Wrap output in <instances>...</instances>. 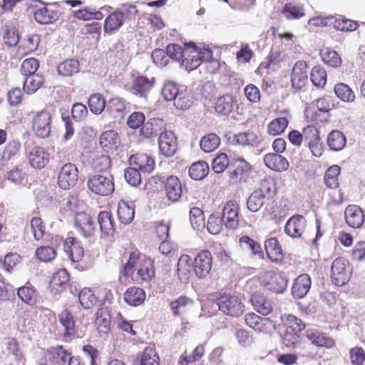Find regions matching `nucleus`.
<instances>
[{
  "label": "nucleus",
  "mask_w": 365,
  "mask_h": 365,
  "mask_svg": "<svg viewBox=\"0 0 365 365\" xmlns=\"http://www.w3.org/2000/svg\"><path fill=\"white\" fill-rule=\"evenodd\" d=\"M180 91H181V87L173 81H168L164 84L161 94L165 101H173Z\"/></svg>",
  "instance_id": "obj_56"
},
{
  "label": "nucleus",
  "mask_w": 365,
  "mask_h": 365,
  "mask_svg": "<svg viewBox=\"0 0 365 365\" xmlns=\"http://www.w3.org/2000/svg\"><path fill=\"white\" fill-rule=\"evenodd\" d=\"M145 292L140 287H130L124 293L125 302L131 306H138L141 304L145 301Z\"/></svg>",
  "instance_id": "obj_32"
},
{
  "label": "nucleus",
  "mask_w": 365,
  "mask_h": 365,
  "mask_svg": "<svg viewBox=\"0 0 365 365\" xmlns=\"http://www.w3.org/2000/svg\"><path fill=\"white\" fill-rule=\"evenodd\" d=\"M269 279L264 283V288L276 293H282L287 287L288 280L280 273L268 274Z\"/></svg>",
  "instance_id": "obj_24"
},
{
  "label": "nucleus",
  "mask_w": 365,
  "mask_h": 365,
  "mask_svg": "<svg viewBox=\"0 0 365 365\" xmlns=\"http://www.w3.org/2000/svg\"><path fill=\"white\" fill-rule=\"evenodd\" d=\"M234 139L242 145H255L259 142L257 133L250 130L235 135Z\"/></svg>",
  "instance_id": "obj_52"
},
{
  "label": "nucleus",
  "mask_w": 365,
  "mask_h": 365,
  "mask_svg": "<svg viewBox=\"0 0 365 365\" xmlns=\"http://www.w3.org/2000/svg\"><path fill=\"white\" fill-rule=\"evenodd\" d=\"M43 78L41 75H29L24 79V90L27 93H34L43 85Z\"/></svg>",
  "instance_id": "obj_47"
},
{
  "label": "nucleus",
  "mask_w": 365,
  "mask_h": 365,
  "mask_svg": "<svg viewBox=\"0 0 365 365\" xmlns=\"http://www.w3.org/2000/svg\"><path fill=\"white\" fill-rule=\"evenodd\" d=\"M220 144V138L215 133H209L203 136L200 145L205 153H211L215 150Z\"/></svg>",
  "instance_id": "obj_41"
},
{
  "label": "nucleus",
  "mask_w": 365,
  "mask_h": 365,
  "mask_svg": "<svg viewBox=\"0 0 365 365\" xmlns=\"http://www.w3.org/2000/svg\"><path fill=\"white\" fill-rule=\"evenodd\" d=\"M239 244L242 249L251 251L252 255H257L260 259L264 257L259 244L249 237L242 236L239 240Z\"/></svg>",
  "instance_id": "obj_44"
},
{
  "label": "nucleus",
  "mask_w": 365,
  "mask_h": 365,
  "mask_svg": "<svg viewBox=\"0 0 365 365\" xmlns=\"http://www.w3.org/2000/svg\"><path fill=\"white\" fill-rule=\"evenodd\" d=\"M69 281V275L65 269H61L54 273L51 280V289L56 292L63 290Z\"/></svg>",
  "instance_id": "obj_37"
},
{
  "label": "nucleus",
  "mask_w": 365,
  "mask_h": 365,
  "mask_svg": "<svg viewBox=\"0 0 365 365\" xmlns=\"http://www.w3.org/2000/svg\"><path fill=\"white\" fill-rule=\"evenodd\" d=\"M264 248L267 257L272 262H280L283 259L282 250L276 237H271L264 242Z\"/></svg>",
  "instance_id": "obj_30"
},
{
  "label": "nucleus",
  "mask_w": 365,
  "mask_h": 365,
  "mask_svg": "<svg viewBox=\"0 0 365 365\" xmlns=\"http://www.w3.org/2000/svg\"><path fill=\"white\" fill-rule=\"evenodd\" d=\"M237 107V102L232 96L227 94L217 98L215 104L217 113L222 115H228Z\"/></svg>",
  "instance_id": "obj_28"
},
{
  "label": "nucleus",
  "mask_w": 365,
  "mask_h": 365,
  "mask_svg": "<svg viewBox=\"0 0 365 365\" xmlns=\"http://www.w3.org/2000/svg\"><path fill=\"white\" fill-rule=\"evenodd\" d=\"M266 166L272 170L282 172L288 170L289 164L282 155L277 153H268L264 157Z\"/></svg>",
  "instance_id": "obj_27"
},
{
  "label": "nucleus",
  "mask_w": 365,
  "mask_h": 365,
  "mask_svg": "<svg viewBox=\"0 0 365 365\" xmlns=\"http://www.w3.org/2000/svg\"><path fill=\"white\" fill-rule=\"evenodd\" d=\"M192 47L191 51L188 48L185 49V58L182 61V66L187 71L196 69L200 66L201 61L200 60L199 54L197 53V48L193 43L186 44Z\"/></svg>",
  "instance_id": "obj_29"
},
{
  "label": "nucleus",
  "mask_w": 365,
  "mask_h": 365,
  "mask_svg": "<svg viewBox=\"0 0 365 365\" xmlns=\"http://www.w3.org/2000/svg\"><path fill=\"white\" fill-rule=\"evenodd\" d=\"M250 302L254 309L262 315H268L273 309L272 301L266 298L262 293H254L251 296Z\"/></svg>",
  "instance_id": "obj_21"
},
{
  "label": "nucleus",
  "mask_w": 365,
  "mask_h": 365,
  "mask_svg": "<svg viewBox=\"0 0 365 365\" xmlns=\"http://www.w3.org/2000/svg\"><path fill=\"white\" fill-rule=\"evenodd\" d=\"M160 357L153 347H146L140 354L138 365H159Z\"/></svg>",
  "instance_id": "obj_48"
},
{
  "label": "nucleus",
  "mask_w": 365,
  "mask_h": 365,
  "mask_svg": "<svg viewBox=\"0 0 365 365\" xmlns=\"http://www.w3.org/2000/svg\"><path fill=\"white\" fill-rule=\"evenodd\" d=\"M346 143L344 134L339 130L331 131L327 138V144L331 150L339 151L342 150Z\"/></svg>",
  "instance_id": "obj_38"
},
{
  "label": "nucleus",
  "mask_w": 365,
  "mask_h": 365,
  "mask_svg": "<svg viewBox=\"0 0 365 365\" xmlns=\"http://www.w3.org/2000/svg\"><path fill=\"white\" fill-rule=\"evenodd\" d=\"M88 103L91 111L95 114H100L105 108H106V101L103 96L99 93L91 95Z\"/></svg>",
  "instance_id": "obj_55"
},
{
  "label": "nucleus",
  "mask_w": 365,
  "mask_h": 365,
  "mask_svg": "<svg viewBox=\"0 0 365 365\" xmlns=\"http://www.w3.org/2000/svg\"><path fill=\"white\" fill-rule=\"evenodd\" d=\"M118 143L119 138L114 130L103 132L100 137V144L105 149H112L113 147H117Z\"/></svg>",
  "instance_id": "obj_49"
},
{
  "label": "nucleus",
  "mask_w": 365,
  "mask_h": 365,
  "mask_svg": "<svg viewBox=\"0 0 365 365\" xmlns=\"http://www.w3.org/2000/svg\"><path fill=\"white\" fill-rule=\"evenodd\" d=\"M100 230L104 236L112 237L115 232V222L109 212L101 211L98 215Z\"/></svg>",
  "instance_id": "obj_20"
},
{
  "label": "nucleus",
  "mask_w": 365,
  "mask_h": 365,
  "mask_svg": "<svg viewBox=\"0 0 365 365\" xmlns=\"http://www.w3.org/2000/svg\"><path fill=\"white\" fill-rule=\"evenodd\" d=\"M51 116L49 112L41 110L33 118L32 129L39 138H47L51 132Z\"/></svg>",
  "instance_id": "obj_7"
},
{
  "label": "nucleus",
  "mask_w": 365,
  "mask_h": 365,
  "mask_svg": "<svg viewBox=\"0 0 365 365\" xmlns=\"http://www.w3.org/2000/svg\"><path fill=\"white\" fill-rule=\"evenodd\" d=\"M186 190L185 185H182L180 179L176 176H169L164 182L165 195L168 200L172 202L180 201L184 192Z\"/></svg>",
  "instance_id": "obj_8"
},
{
  "label": "nucleus",
  "mask_w": 365,
  "mask_h": 365,
  "mask_svg": "<svg viewBox=\"0 0 365 365\" xmlns=\"http://www.w3.org/2000/svg\"><path fill=\"white\" fill-rule=\"evenodd\" d=\"M321 56L324 63L331 67H338L341 63V60L339 54L329 48H325L321 51Z\"/></svg>",
  "instance_id": "obj_54"
},
{
  "label": "nucleus",
  "mask_w": 365,
  "mask_h": 365,
  "mask_svg": "<svg viewBox=\"0 0 365 365\" xmlns=\"http://www.w3.org/2000/svg\"><path fill=\"white\" fill-rule=\"evenodd\" d=\"M143 255L137 252H131L126 263L123 265V269L120 272L125 277H130L133 280L135 279V273L138 272V267L141 264V257Z\"/></svg>",
  "instance_id": "obj_26"
},
{
  "label": "nucleus",
  "mask_w": 365,
  "mask_h": 365,
  "mask_svg": "<svg viewBox=\"0 0 365 365\" xmlns=\"http://www.w3.org/2000/svg\"><path fill=\"white\" fill-rule=\"evenodd\" d=\"M336 96L343 102L352 103L355 100V94L351 88L344 83H339L334 88Z\"/></svg>",
  "instance_id": "obj_45"
},
{
  "label": "nucleus",
  "mask_w": 365,
  "mask_h": 365,
  "mask_svg": "<svg viewBox=\"0 0 365 365\" xmlns=\"http://www.w3.org/2000/svg\"><path fill=\"white\" fill-rule=\"evenodd\" d=\"M307 220L301 215L292 216L284 227L285 233L292 238L302 237L305 231Z\"/></svg>",
  "instance_id": "obj_12"
},
{
  "label": "nucleus",
  "mask_w": 365,
  "mask_h": 365,
  "mask_svg": "<svg viewBox=\"0 0 365 365\" xmlns=\"http://www.w3.org/2000/svg\"><path fill=\"white\" fill-rule=\"evenodd\" d=\"M124 20L120 12L115 11L110 13L105 19L103 29L106 33L113 34L123 26Z\"/></svg>",
  "instance_id": "obj_31"
},
{
  "label": "nucleus",
  "mask_w": 365,
  "mask_h": 365,
  "mask_svg": "<svg viewBox=\"0 0 365 365\" xmlns=\"http://www.w3.org/2000/svg\"><path fill=\"white\" fill-rule=\"evenodd\" d=\"M190 220L192 227L200 230L205 227V218L202 211L199 207H192L190 210Z\"/></svg>",
  "instance_id": "obj_62"
},
{
  "label": "nucleus",
  "mask_w": 365,
  "mask_h": 365,
  "mask_svg": "<svg viewBox=\"0 0 365 365\" xmlns=\"http://www.w3.org/2000/svg\"><path fill=\"white\" fill-rule=\"evenodd\" d=\"M303 140L309 147L312 155L320 157L323 153V147L320 143L319 132L313 125H307L302 130Z\"/></svg>",
  "instance_id": "obj_6"
},
{
  "label": "nucleus",
  "mask_w": 365,
  "mask_h": 365,
  "mask_svg": "<svg viewBox=\"0 0 365 365\" xmlns=\"http://www.w3.org/2000/svg\"><path fill=\"white\" fill-rule=\"evenodd\" d=\"M209 173V165L206 162L199 161L193 163L189 170L191 178L200 180L205 178Z\"/></svg>",
  "instance_id": "obj_46"
},
{
  "label": "nucleus",
  "mask_w": 365,
  "mask_h": 365,
  "mask_svg": "<svg viewBox=\"0 0 365 365\" xmlns=\"http://www.w3.org/2000/svg\"><path fill=\"white\" fill-rule=\"evenodd\" d=\"M311 287V277L307 274L299 275L295 280L292 288L294 297L301 299L309 291Z\"/></svg>",
  "instance_id": "obj_25"
},
{
  "label": "nucleus",
  "mask_w": 365,
  "mask_h": 365,
  "mask_svg": "<svg viewBox=\"0 0 365 365\" xmlns=\"http://www.w3.org/2000/svg\"><path fill=\"white\" fill-rule=\"evenodd\" d=\"M310 79L316 87L323 88L327 83V72L319 66H314L311 71Z\"/></svg>",
  "instance_id": "obj_53"
},
{
  "label": "nucleus",
  "mask_w": 365,
  "mask_h": 365,
  "mask_svg": "<svg viewBox=\"0 0 365 365\" xmlns=\"http://www.w3.org/2000/svg\"><path fill=\"white\" fill-rule=\"evenodd\" d=\"M111 160L108 155L101 154L96 155L92 160L91 166L98 172L107 170L110 166Z\"/></svg>",
  "instance_id": "obj_60"
},
{
  "label": "nucleus",
  "mask_w": 365,
  "mask_h": 365,
  "mask_svg": "<svg viewBox=\"0 0 365 365\" xmlns=\"http://www.w3.org/2000/svg\"><path fill=\"white\" fill-rule=\"evenodd\" d=\"M160 153L166 158L173 156L178 149V140L175 133L166 130L158 137Z\"/></svg>",
  "instance_id": "obj_9"
},
{
  "label": "nucleus",
  "mask_w": 365,
  "mask_h": 365,
  "mask_svg": "<svg viewBox=\"0 0 365 365\" xmlns=\"http://www.w3.org/2000/svg\"><path fill=\"white\" fill-rule=\"evenodd\" d=\"M307 64L303 61H299L295 64L292 73V83L295 88L304 87L307 81Z\"/></svg>",
  "instance_id": "obj_22"
},
{
  "label": "nucleus",
  "mask_w": 365,
  "mask_h": 365,
  "mask_svg": "<svg viewBox=\"0 0 365 365\" xmlns=\"http://www.w3.org/2000/svg\"><path fill=\"white\" fill-rule=\"evenodd\" d=\"M217 304L221 312L232 317H239L245 312V307L241 299L235 295H221L217 299Z\"/></svg>",
  "instance_id": "obj_1"
},
{
  "label": "nucleus",
  "mask_w": 365,
  "mask_h": 365,
  "mask_svg": "<svg viewBox=\"0 0 365 365\" xmlns=\"http://www.w3.org/2000/svg\"><path fill=\"white\" fill-rule=\"evenodd\" d=\"M234 166L235 168L233 171L230 172V178L236 180H241L243 175L247 173L251 169L250 164L242 158L235 160Z\"/></svg>",
  "instance_id": "obj_51"
},
{
  "label": "nucleus",
  "mask_w": 365,
  "mask_h": 365,
  "mask_svg": "<svg viewBox=\"0 0 365 365\" xmlns=\"http://www.w3.org/2000/svg\"><path fill=\"white\" fill-rule=\"evenodd\" d=\"M59 321L65 329V332L68 335H71L74 332L75 322L71 313L68 309H64L58 316Z\"/></svg>",
  "instance_id": "obj_59"
},
{
  "label": "nucleus",
  "mask_w": 365,
  "mask_h": 365,
  "mask_svg": "<svg viewBox=\"0 0 365 365\" xmlns=\"http://www.w3.org/2000/svg\"><path fill=\"white\" fill-rule=\"evenodd\" d=\"M193 300L186 296H180L170 303V310L174 316H179L184 313L186 307L192 305Z\"/></svg>",
  "instance_id": "obj_42"
},
{
  "label": "nucleus",
  "mask_w": 365,
  "mask_h": 365,
  "mask_svg": "<svg viewBox=\"0 0 365 365\" xmlns=\"http://www.w3.org/2000/svg\"><path fill=\"white\" fill-rule=\"evenodd\" d=\"M194 272L199 279L206 278L212 267V256L210 251L202 250L199 252L193 262Z\"/></svg>",
  "instance_id": "obj_5"
},
{
  "label": "nucleus",
  "mask_w": 365,
  "mask_h": 365,
  "mask_svg": "<svg viewBox=\"0 0 365 365\" xmlns=\"http://www.w3.org/2000/svg\"><path fill=\"white\" fill-rule=\"evenodd\" d=\"M87 185L92 192L101 196H107L114 191L113 180L101 174H95L89 177Z\"/></svg>",
  "instance_id": "obj_2"
},
{
  "label": "nucleus",
  "mask_w": 365,
  "mask_h": 365,
  "mask_svg": "<svg viewBox=\"0 0 365 365\" xmlns=\"http://www.w3.org/2000/svg\"><path fill=\"white\" fill-rule=\"evenodd\" d=\"M222 220L227 228L236 229L239 225L238 205L235 200H230L222 210Z\"/></svg>",
  "instance_id": "obj_13"
},
{
  "label": "nucleus",
  "mask_w": 365,
  "mask_h": 365,
  "mask_svg": "<svg viewBox=\"0 0 365 365\" xmlns=\"http://www.w3.org/2000/svg\"><path fill=\"white\" fill-rule=\"evenodd\" d=\"M307 337L312 344L317 346L332 347L334 345V341L327 336L324 333L317 330H308Z\"/></svg>",
  "instance_id": "obj_34"
},
{
  "label": "nucleus",
  "mask_w": 365,
  "mask_h": 365,
  "mask_svg": "<svg viewBox=\"0 0 365 365\" xmlns=\"http://www.w3.org/2000/svg\"><path fill=\"white\" fill-rule=\"evenodd\" d=\"M78 170L76 165L67 163L59 170L58 175V185L63 190L73 187L77 182Z\"/></svg>",
  "instance_id": "obj_4"
},
{
  "label": "nucleus",
  "mask_w": 365,
  "mask_h": 365,
  "mask_svg": "<svg viewBox=\"0 0 365 365\" xmlns=\"http://www.w3.org/2000/svg\"><path fill=\"white\" fill-rule=\"evenodd\" d=\"M346 224L352 228H359L364 222V214L362 209L356 205H349L344 211Z\"/></svg>",
  "instance_id": "obj_16"
},
{
  "label": "nucleus",
  "mask_w": 365,
  "mask_h": 365,
  "mask_svg": "<svg viewBox=\"0 0 365 365\" xmlns=\"http://www.w3.org/2000/svg\"><path fill=\"white\" fill-rule=\"evenodd\" d=\"M341 168L337 165L330 166L326 171L324 180L327 187L336 189L339 187V175Z\"/></svg>",
  "instance_id": "obj_40"
},
{
  "label": "nucleus",
  "mask_w": 365,
  "mask_h": 365,
  "mask_svg": "<svg viewBox=\"0 0 365 365\" xmlns=\"http://www.w3.org/2000/svg\"><path fill=\"white\" fill-rule=\"evenodd\" d=\"M118 216L123 224H129L134 217V209L125 202L120 203L118 208Z\"/></svg>",
  "instance_id": "obj_57"
},
{
  "label": "nucleus",
  "mask_w": 365,
  "mask_h": 365,
  "mask_svg": "<svg viewBox=\"0 0 365 365\" xmlns=\"http://www.w3.org/2000/svg\"><path fill=\"white\" fill-rule=\"evenodd\" d=\"M268 201L262 194L256 190L250 195L247 201V208L252 212H257Z\"/></svg>",
  "instance_id": "obj_50"
},
{
  "label": "nucleus",
  "mask_w": 365,
  "mask_h": 365,
  "mask_svg": "<svg viewBox=\"0 0 365 365\" xmlns=\"http://www.w3.org/2000/svg\"><path fill=\"white\" fill-rule=\"evenodd\" d=\"M64 250L73 262H79L84 255L81 242L75 237H67L64 242Z\"/></svg>",
  "instance_id": "obj_18"
},
{
  "label": "nucleus",
  "mask_w": 365,
  "mask_h": 365,
  "mask_svg": "<svg viewBox=\"0 0 365 365\" xmlns=\"http://www.w3.org/2000/svg\"><path fill=\"white\" fill-rule=\"evenodd\" d=\"M130 163L135 165V168L140 171L145 173H151L155 168L154 160L145 153L132 155L130 158Z\"/></svg>",
  "instance_id": "obj_23"
},
{
  "label": "nucleus",
  "mask_w": 365,
  "mask_h": 365,
  "mask_svg": "<svg viewBox=\"0 0 365 365\" xmlns=\"http://www.w3.org/2000/svg\"><path fill=\"white\" fill-rule=\"evenodd\" d=\"M29 164L34 168H43L50 160V154L43 147L35 146L28 155Z\"/></svg>",
  "instance_id": "obj_15"
},
{
  "label": "nucleus",
  "mask_w": 365,
  "mask_h": 365,
  "mask_svg": "<svg viewBox=\"0 0 365 365\" xmlns=\"http://www.w3.org/2000/svg\"><path fill=\"white\" fill-rule=\"evenodd\" d=\"M154 78H148L145 76H138L133 83V91L135 94H140V96H145L154 86Z\"/></svg>",
  "instance_id": "obj_36"
},
{
  "label": "nucleus",
  "mask_w": 365,
  "mask_h": 365,
  "mask_svg": "<svg viewBox=\"0 0 365 365\" xmlns=\"http://www.w3.org/2000/svg\"><path fill=\"white\" fill-rule=\"evenodd\" d=\"M173 102L174 106L177 109H187L192 104V96L189 91L181 87V91H180Z\"/></svg>",
  "instance_id": "obj_43"
},
{
  "label": "nucleus",
  "mask_w": 365,
  "mask_h": 365,
  "mask_svg": "<svg viewBox=\"0 0 365 365\" xmlns=\"http://www.w3.org/2000/svg\"><path fill=\"white\" fill-rule=\"evenodd\" d=\"M154 262L145 255L141 257V264L135 273V281H150L155 277Z\"/></svg>",
  "instance_id": "obj_19"
},
{
  "label": "nucleus",
  "mask_w": 365,
  "mask_h": 365,
  "mask_svg": "<svg viewBox=\"0 0 365 365\" xmlns=\"http://www.w3.org/2000/svg\"><path fill=\"white\" fill-rule=\"evenodd\" d=\"M349 360L352 365H363L365 361V351L359 346L349 350Z\"/></svg>",
  "instance_id": "obj_64"
},
{
  "label": "nucleus",
  "mask_w": 365,
  "mask_h": 365,
  "mask_svg": "<svg viewBox=\"0 0 365 365\" xmlns=\"http://www.w3.org/2000/svg\"><path fill=\"white\" fill-rule=\"evenodd\" d=\"M288 125L286 118H277L271 121L268 125V133L272 135H277L283 133Z\"/></svg>",
  "instance_id": "obj_61"
},
{
  "label": "nucleus",
  "mask_w": 365,
  "mask_h": 365,
  "mask_svg": "<svg viewBox=\"0 0 365 365\" xmlns=\"http://www.w3.org/2000/svg\"><path fill=\"white\" fill-rule=\"evenodd\" d=\"M74 225L78 232L85 237H92L96 232L93 220L90 215L85 212L76 214Z\"/></svg>",
  "instance_id": "obj_11"
},
{
  "label": "nucleus",
  "mask_w": 365,
  "mask_h": 365,
  "mask_svg": "<svg viewBox=\"0 0 365 365\" xmlns=\"http://www.w3.org/2000/svg\"><path fill=\"white\" fill-rule=\"evenodd\" d=\"M125 101L119 98H113L106 105V111L115 119H122L125 113Z\"/></svg>",
  "instance_id": "obj_33"
},
{
  "label": "nucleus",
  "mask_w": 365,
  "mask_h": 365,
  "mask_svg": "<svg viewBox=\"0 0 365 365\" xmlns=\"http://www.w3.org/2000/svg\"><path fill=\"white\" fill-rule=\"evenodd\" d=\"M166 125L165 121L159 118H153L145 123L140 128V134L146 138L160 135L165 131Z\"/></svg>",
  "instance_id": "obj_14"
},
{
  "label": "nucleus",
  "mask_w": 365,
  "mask_h": 365,
  "mask_svg": "<svg viewBox=\"0 0 365 365\" xmlns=\"http://www.w3.org/2000/svg\"><path fill=\"white\" fill-rule=\"evenodd\" d=\"M80 71V64L78 60L71 58L65 60L57 66V72L65 77L72 76Z\"/></svg>",
  "instance_id": "obj_35"
},
{
  "label": "nucleus",
  "mask_w": 365,
  "mask_h": 365,
  "mask_svg": "<svg viewBox=\"0 0 365 365\" xmlns=\"http://www.w3.org/2000/svg\"><path fill=\"white\" fill-rule=\"evenodd\" d=\"M351 274L349 262L344 258L338 257L334 260L331 268V277L336 285L342 286L347 283Z\"/></svg>",
  "instance_id": "obj_3"
},
{
  "label": "nucleus",
  "mask_w": 365,
  "mask_h": 365,
  "mask_svg": "<svg viewBox=\"0 0 365 365\" xmlns=\"http://www.w3.org/2000/svg\"><path fill=\"white\" fill-rule=\"evenodd\" d=\"M78 300L85 309L91 308L96 303V297L88 288H83L78 294Z\"/></svg>",
  "instance_id": "obj_63"
},
{
  "label": "nucleus",
  "mask_w": 365,
  "mask_h": 365,
  "mask_svg": "<svg viewBox=\"0 0 365 365\" xmlns=\"http://www.w3.org/2000/svg\"><path fill=\"white\" fill-rule=\"evenodd\" d=\"M282 13L287 19H299L304 16L302 6L293 3L286 4Z\"/></svg>",
  "instance_id": "obj_58"
},
{
  "label": "nucleus",
  "mask_w": 365,
  "mask_h": 365,
  "mask_svg": "<svg viewBox=\"0 0 365 365\" xmlns=\"http://www.w3.org/2000/svg\"><path fill=\"white\" fill-rule=\"evenodd\" d=\"M34 16L38 24H48L58 19L59 11L53 5L42 3L41 6L35 7Z\"/></svg>",
  "instance_id": "obj_10"
},
{
  "label": "nucleus",
  "mask_w": 365,
  "mask_h": 365,
  "mask_svg": "<svg viewBox=\"0 0 365 365\" xmlns=\"http://www.w3.org/2000/svg\"><path fill=\"white\" fill-rule=\"evenodd\" d=\"M256 190L262 194L267 200H270L277 193L276 182L273 178H266L261 181L259 188Z\"/></svg>",
  "instance_id": "obj_39"
},
{
  "label": "nucleus",
  "mask_w": 365,
  "mask_h": 365,
  "mask_svg": "<svg viewBox=\"0 0 365 365\" xmlns=\"http://www.w3.org/2000/svg\"><path fill=\"white\" fill-rule=\"evenodd\" d=\"M110 315L106 307L100 308L96 314L95 325L99 336L106 338L110 329Z\"/></svg>",
  "instance_id": "obj_17"
}]
</instances>
